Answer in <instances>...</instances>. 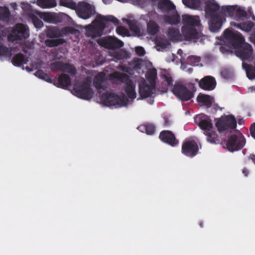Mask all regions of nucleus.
<instances>
[{"mask_svg":"<svg viewBox=\"0 0 255 255\" xmlns=\"http://www.w3.org/2000/svg\"><path fill=\"white\" fill-rule=\"evenodd\" d=\"M182 1L184 5L193 9L199 8L201 4L200 0H182Z\"/></svg>","mask_w":255,"mask_h":255,"instance_id":"ea45409f","label":"nucleus"},{"mask_svg":"<svg viewBox=\"0 0 255 255\" xmlns=\"http://www.w3.org/2000/svg\"><path fill=\"white\" fill-rule=\"evenodd\" d=\"M246 142L245 137L241 132H239L231 135L228 137L226 146L229 151L234 152L242 149Z\"/></svg>","mask_w":255,"mask_h":255,"instance_id":"0eeeda50","label":"nucleus"},{"mask_svg":"<svg viewBox=\"0 0 255 255\" xmlns=\"http://www.w3.org/2000/svg\"><path fill=\"white\" fill-rule=\"evenodd\" d=\"M47 36L51 38H57L62 37V30H60L55 27L49 29L47 32Z\"/></svg>","mask_w":255,"mask_h":255,"instance_id":"e433bc0d","label":"nucleus"},{"mask_svg":"<svg viewBox=\"0 0 255 255\" xmlns=\"http://www.w3.org/2000/svg\"><path fill=\"white\" fill-rule=\"evenodd\" d=\"M181 31L183 36L186 40L198 39L199 33L198 29L201 26L200 20L198 16H193L188 14L182 15Z\"/></svg>","mask_w":255,"mask_h":255,"instance_id":"7ed1b4c3","label":"nucleus"},{"mask_svg":"<svg viewBox=\"0 0 255 255\" xmlns=\"http://www.w3.org/2000/svg\"><path fill=\"white\" fill-rule=\"evenodd\" d=\"M102 103L107 106H114L119 108L128 105V100L125 94L118 96L114 93L106 92L100 97Z\"/></svg>","mask_w":255,"mask_h":255,"instance_id":"39448f33","label":"nucleus"},{"mask_svg":"<svg viewBox=\"0 0 255 255\" xmlns=\"http://www.w3.org/2000/svg\"><path fill=\"white\" fill-rule=\"evenodd\" d=\"M242 172L246 176H247L249 173L248 170L246 168H244L242 170Z\"/></svg>","mask_w":255,"mask_h":255,"instance_id":"4d7b16f0","label":"nucleus"},{"mask_svg":"<svg viewBox=\"0 0 255 255\" xmlns=\"http://www.w3.org/2000/svg\"><path fill=\"white\" fill-rule=\"evenodd\" d=\"M51 70L53 71H62L75 75L77 70L76 68L72 64L64 63L61 61H56L51 64Z\"/></svg>","mask_w":255,"mask_h":255,"instance_id":"4468645a","label":"nucleus"},{"mask_svg":"<svg viewBox=\"0 0 255 255\" xmlns=\"http://www.w3.org/2000/svg\"><path fill=\"white\" fill-rule=\"evenodd\" d=\"M65 42L66 41L64 39L58 38L53 39H46L45 40L46 45L49 47H56Z\"/></svg>","mask_w":255,"mask_h":255,"instance_id":"c9c22d12","label":"nucleus"},{"mask_svg":"<svg viewBox=\"0 0 255 255\" xmlns=\"http://www.w3.org/2000/svg\"><path fill=\"white\" fill-rule=\"evenodd\" d=\"M162 82V92H166L169 87H173L171 91L173 94L182 101H188L191 99L194 94L181 83H176L173 86V79L170 74L165 70L161 73Z\"/></svg>","mask_w":255,"mask_h":255,"instance_id":"f257e3e1","label":"nucleus"},{"mask_svg":"<svg viewBox=\"0 0 255 255\" xmlns=\"http://www.w3.org/2000/svg\"><path fill=\"white\" fill-rule=\"evenodd\" d=\"M160 16V15L155 11H149L142 16V19L146 22L147 32L149 35L154 36L160 31V27L155 21Z\"/></svg>","mask_w":255,"mask_h":255,"instance_id":"423d86ee","label":"nucleus"},{"mask_svg":"<svg viewBox=\"0 0 255 255\" xmlns=\"http://www.w3.org/2000/svg\"><path fill=\"white\" fill-rule=\"evenodd\" d=\"M125 91L129 98L134 99L136 98V94L135 91V86L131 82L127 83Z\"/></svg>","mask_w":255,"mask_h":255,"instance_id":"2f4dec72","label":"nucleus"},{"mask_svg":"<svg viewBox=\"0 0 255 255\" xmlns=\"http://www.w3.org/2000/svg\"><path fill=\"white\" fill-rule=\"evenodd\" d=\"M28 27L23 23L16 24L8 38L12 41L26 39L29 37Z\"/></svg>","mask_w":255,"mask_h":255,"instance_id":"f8f14e48","label":"nucleus"},{"mask_svg":"<svg viewBox=\"0 0 255 255\" xmlns=\"http://www.w3.org/2000/svg\"><path fill=\"white\" fill-rule=\"evenodd\" d=\"M252 19L253 20H255V16L254 15H253Z\"/></svg>","mask_w":255,"mask_h":255,"instance_id":"0e129e2a","label":"nucleus"},{"mask_svg":"<svg viewBox=\"0 0 255 255\" xmlns=\"http://www.w3.org/2000/svg\"><path fill=\"white\" fill-rule=\"evenodd\" d=\"M199 225H200L201 228H203V224L202 222H200V224H199Z\"/></svg>","mask_w":255,"mask_h":255,"instance_id":"e2e57ef3","label":"nucleus"},{"mask_svg":"<svg viewBox=\"0 0 255 255\" xmlns=\"http://www.w3.org/2000/svg\"><path fill=\"white\" fill-rule=\"evenodd\" d=\"M40 17L44 21L54 24L62 22L63 18L61 14L50 12L42 13Z\"/></svg>","mask_w":255,"mask_h":255,"instance_id":"4be33fe9","label":"nucleus"},{"mask_svg":"<svg viewBox=\"0 0 255 255\" xmlns=\"http://www.w3.org/2000/svg\"><path fill=\"white\" fill-rule=\"evenodd\" d=\"M199 150L198 145L194 140L184 141L182 145V153L189 157H193L197 155Z\"/></svg>","mask_w":255,"mask_h":255,"instance_id":"ddd939ff","label":"nucleus"},{"mask_svg":"<svg viewBox=\"0 0 255 255\" xmlns=\"http://www.w3.org/2000/svg\"><path fill=\"white\" fill-rule=\"evenodd\" d=\"M127 23L130 30L136 34L140 33V28L137 24V22L135 20H128Z\"/></svg>","mask_w":255,"mask_h":255,"instance_id":"a19ab883","label":"nucleus"},{"mask_svg":"<svg viewBox=\"0 0 255 255\" xmlns=\"http://www.w3.org/2000/svg\"><path fill=\"white\" fill-rule=\"evenodd\" d=\"M247 17V13L245 10L238 8L237 6H235V14H234L233 19L237 21H241L245 20Z\"/></svg>","mask_w":255,"mask_h":255,"instance_id":"473e14b6","label":"nucleus"},{"mask_svg":"<svg viewBox=\"0 0 255 255\" xmlns=\"http://www.w3.org/2000/svg\"><path fill=\"white\" fill-rule=\"evenodd\" d=\"M29 17L31 18L32 22L35 27L40 28L43 26V23L41 20L33 14H30Z\"/></svg>","mask_w":255,"mask_h":255,"instance_id":"a18cd8bd","label":"nucleus"},{"mask_svg":"<svg viewBox=\"0 0 255 255\" xmlns=\"http://www.w3.org/2000/svg\"><path fill=\"white\" fill-rule=\"evenodd\" d=\"M164 22L170 25H176L180 23L181 18L176 8L172 10L169 13L160 15Z\"/></svg>","mask_w":255,"mask_h":255,"instance_id":"412c9836","label":"nucleus"},{"mask_svg":"<svg viewBox=\"0 0 255 255\" xmlns=\"http://www.w3.org/2000/svg\"><path fill=\"white\" fill-rule=\"evenodd\" d=\"M220 10L221 7L214 0L205 2V16L208 20L209 29L212 32H218L222 26Z\"/></svg>","mask_w":255,"mask_h":255,"instance_id":"f03ea898","label":"nucleus"},{"mask_svg":"<svg viewBox=\"0 0 255 255\" xmlns=\"http://www.w3.org/2000/svg\"><path fill=\"white\" fill-rule=\"evenodd\" d=\"M156 75L157 72L156 70H152L147 73L146 78L154 81L156 77Z\"/></svg>","mask_w":255,"mask_h":255,"instance_id":"8fccbe9b","label":"nucleus"},{"mask_svg":"<svg viewBox=\"0 0 255 255\" xmlns=\"http://www.w3.org/2000/svg\"><path fill=\"white\" fill-rule=\"evenodd\" d=\"M135 52L136 54L140 56H142L145 54V50L142 47H136L135 48Z\"/></svg>","mask_w":255,"mask_h":255,"instance_id":"603ef678","label":"nucleus"},{"mask_svg":"<svg viewBox=\"0 0 255 255\" xmlns=\"http://www.w3.org/2000/svg\"><path fill=\"white\" fill-rule=\"evenodd\" d=\"M34 75L39 77V78L44 80L45 81L50 83H53L55 81V79H52L50 78L49 74L44 73L42 70H38L34 74Z\"/></svg>","mask_w":255,"mask_h":255,"instance_id":"58836bf2","label":"nucleus"},{"mask_svg":"<svg viewBox=\"0 0 255 255\" xmlns=\"http://www.w3.org/2000/svg\"><path fill=\"white\" fill-rule=\"evenodd\" d=\"M59 4L61 6L68 7L74 10L76 8L77 3L72 0H60Z\"/></svg>","mask_w":255,"mask_h":255,"instance_id":"37998d69","label":"nucleus"},{"mask_svg":"<svg viewBox=\"0 0 255 255\" xmlns=\"http://www.w3.org/2000/svg\"><path fill=\"white\" fill-rule=\"evenodd\" d=\"M105 80V74L103 72L99 73L95 77L93 80V85L97 90L103 89V83Z\"/></svg>","mask_w":255,"mask_h":255,"instance_id":"cd10ccee","label":"nucleus"},{"mask_svg":"<svg viewBox=\"0 0 255 255\" xmlns=\"http://www.w3.org/2000/svg\"><path fill=\"white\" fill-rule=\"evenodd\" d=\"M159 137L162 142L171 146H174L178 143V140L170 130H162L160 132Z\"/></svg>","mask_w":255,"mask_h":255,"instance_id":"6ab92c4d","label":"nucleus"},{"mask_svg":"<svg viewBox=\"0 0 255 255\" xmlns=\"http://www.w3.org/2000/svg\"><path fill=\"white\" fill-rule=\"evenodd\" d=\"M198 125L204 130V132L214 128L211 120L208 118L201 119L198 122Z\"/></svg>","mask_w":255,"mask_h":255,"instance_id":"c756f323","label":"nucleus"},{"mask_svg":"<svg viewBox=\"0 0 255 255\" xmlns=\"http://www.w3.org/2000/svg\"><path fill=\"white\" fill-rule=\"evenodd\" d=\"M113 56L118 60L127 59L128 57V53L126 50H120L113 53Z\"/></svg>","mask_w":255,"mask_h":255,"instance_id":"c03bdc74","label":"nucleus"},{"mask_svg":"<svg viewBox=\"0 0 255 255\" xmlns=\"http://www.w3.org/2000/svg\"><path fill=\"white\" fill-rule=\"evenodd\" d=\"M235 9V6L234 5H227L221 7L220 15L222 16V24L226 21V17L233 18Z\"/></svg>","mask_w":255,"mask_h":255,"instance_id":"5701e85b","label":"nucleus"},{"mask_svg":"<svg viewBox=\"0 0 255 255\" xmlns=\"http://www.w3.org/2000/svg\"><path fill=\"white\" fill-rule=\"evenodd\" d=\"M138 129L142 132L145 131L146 134L149 135L153 134L155 130L154 126L151 124L141 125L138 127Z\"/></svg>","mask_w":255,"mask_h":255,"instance_id":"72a5a7b5","label":"nucleus"},{"mask_svg":"<svg viewBox=\"0 0 255 255\" xmlns=\"http://www.w3.org/2000/svg\"><path fill=\"white\" fill-rule=\"evenodd\" d=\"M53 83L59 88H67L70 85L71 78L67 74H62L59 76L58 82H56L55 80Z\"/></svg>","mask_w":255,"mask_h":255,"instance_id":"b1692460","label":"nucleus"},{"mask_svg":"<svg viewBox=\"0 0 255 255\" xmlns=\"http://www.w3.org/2000/svg\"><path fill=\"white\" fill-rule=\"evenodd\" d=\"M237 49V55L242 60H248L252 56L253 48L251 44L244 42Z\"/></svg>","mask_w":255,"mask_h":255,"instance_id":"dca6fc26","label":"nucleus"},{"mask_svg":"<svg viewBox=\"0 0 255 255\" xmlns=\"http://www.w3.org/2000/svg\"><path fill=\"white\" fill-rule=\"evenodd\" d=\"M10 12L7 7L0 6V21L8 23L10 21Z\"/></svg>","mask_w":255,"mask_h":255,"instance_id":"bb28decb","label":"nucleus"},{"mask_svg":"<svg viewBox=\"0 0 255 255\" xmlns=\"http://www.w3.org/2000/svg\"><path fill=\"white\" fill-rule=\"evenodd\" d=\"M74 91L77 97L86 100L91 99L94 94L89 81L84 82L81 85L75 87Z\"/></svg>","mask_w":255,"mask_h":255,"instance_id":"6e6552de","label":"nucleus"},{"mask_svg":"<svg viewBox=\"0 0 255 255\" xmlns=\"http://www.w3.org/2000/svg\"><path fill=\"white\" fill-rule=\"evenodd\" d=\"M216 126L220 131H223L228 129H234L237 127V122L233 115L222 117L217 121Z\"/></svg>","mask_w":255,"mask_h":255,"instance_id":"9b49d317","label":"nucleus"},{"mask_svg":"<svg viewBox=\"0 0 255 255\" xmlns=\"http://www.w3.org/2000/svg\"><path fill=\"white\" fill-rule=\"evenodd\" d=\"M231 25H235L237 28L246 32L251 31L255 26L254 23L251 21H246L242 23H238L231 22Z\"/></svg>","mask_w":255,"mask_h":255,"instance_id":"a878e982","label":"nucleus"},{"mask_svg":"<svg viewBox=\"0 0 255 255\" xmlns=\"http://www.w3.org/2000/svg\"><path fill=\"white\" fill-rule=\"evenodd\" d=\"M11 55L12 50L11 48L0 44V56H5L10 57Z\"/></svg>","mask_w":255,"mask_h":255,"instance_id":"de8ad7c7","label":"nucleus"},{"mask_svg":"<svg viewBox=\"0 0 255 255\" xmlns=\"http://www.w3.org/2000/svg\"><path fill=\"white\" fill-rule=\"evenodd\" d=\"M199 87L206 91H212L216 86L215 78L211 76H206L199 81Z\"/></svg>","mask_w":255,"mask_h":255,"instance_id":"a211bd4d","label":"nucleus"},{"mask_svg":"<svg viewBox=\"0 0 255 255\" xmlns=\"http://www.w3.org/2000/svg\"><path fill=\"white\" fill-rule=\"evenodd\" d=\"M152 5H157L158 8L164 13H169L176 8L175 5L170 0H151Z\"/></svg>","mask_w":255,"mask_h":255,"instance_id":"2eb2a0df","label":"nucleus"},{"mask_svg":"<svg viewBox=\"0 0 255 255\" xmlns=\"http://www.w3.org/2000/svg\"><path fill=\"white\" fill-rule=\"evenodd\" d=\"M24 55L23 54L19 53L13 56L12 60V63L15 66L19 67L24 63Z\"/></svg>","mask_w":255,"mask_h":255,"instance_id":"4c0bfd02","label":"nucleus"},{"mask_svg":"<svg viewBox=\"0 0 255 255\" xmlns=\"http://www.w3.org/2000/svg\"><path fill=\"white\" fill-rule=\"evenodd\" d=\"M155 91L154 84L148 85L145 81L139 83V94L141 99L148 98L152 96Z\"/></svg>","mask_w":255,"mask_h":255,"instance_id":"f3484780","label":"nucleus"},{"mask_svg":"<svg viewBox=\"0 0 255 255\" xmlns=\"http://www.w3.org/2000/svg\"><path fill=\"white\" fill-rule=\"evenodd\" d=\"M74 10L78 16L83 19L90 18L95 13L94 7L85 1L79 2Z\"/></svg>","mask_w":255,"mask_h":255,"instance_id":"1a4fd4ad","label":"nucleus"},{"mask_svg":"<svg viewBox=\"0 0 255 255\" xmlns=\"http://www.w3.org/2000/svg\"><path fill=\"white\" fill-rule=\"evenodd\" d=\"M250 134L255 139V123L252 124L250 128Z\"/></svg>","mask_w":255,"mask_h":255,"instance_id":"864d4df0","label":"nucleus"},{"mask_svg":"<svg viewBox=\"0 0 255 255\" xmlns=\"http://www.w3.org/2000/svg\"><path fill=\"white\" fill-rule=\"evenodd\" d=\"M155 43L157 47L163 49L167 47L169 44L168 41L164 38L157 37L155 39Z\"/></svg>","mask_w":255,"mask_h":255,"instance_id":"79ce46f5","label":"nucleus"},{"mask_svg":"<svg viewBox=\"0 0 255 255\" xmlns=\"http://www.w3.org/2000/svg\"><path fill=\"white\" fill-rule=\"evenodd\" d=\"M148 103L150 104H152L153 103V102H154V100H153V98H150L148 100Z\"/></svg>","mask_w":255,"mask_h":255,"instance_id":"bf43d9fd","label":"nucleus"},{"mask_svg":"<svg viewBox=\"0 0 255 255\" xmlns=\"http://www.w3.org/2000/svg\"><path fill=\"white\" fill-rule=\"evenodd\" d=\"M200 60L201 58L200 57L191 55L187 58L186 62L189 65H197Z\"/></svg>","mask_w":255,"mask_h":255,"instance_id":"49530a36","label":"nucleus"},{"mask_svg":"<svg viewBox=\"0 0 255 255\" xmlns=\"http://www.w3.org/2000/svg\"><path fill=\"white\" fill-rule=\"evenodd\" d=\"M223 35L227 41L235 49L245 42L244 37L238 31L233 32L229 29H226Z\"/></svg>","mask_w":255,"mask_h":255,"instance_id":"9d476101","label":"nucleus"},{"mask_svg":"<svg viewBox=\"0 0 255 255\" xmlns=\"http://www.w3.org/2000/svg\"><path fill=\"white\" fill-rule=\"evenodd\" d=\"M63 36L69 34H75L78 30L72 26H66L62 28Z\"/></svg>","mask_w":255,"mask_h":255,"instance_id":"09e8293b","label":"nucleus"},{"mask_svg":"<svg viewBox=\"0 0 255 255\" xmlns=\"http://www.w3.org/2000/svg\"><path fill=\"white\" fill-rule=\"evenodd\" d=\"M188 71H189V72L190 73H192V71H193V69H192V68H189V69H188Z\"/></svg>","mask_w":255,"mask_h":255,"instance_id":"680f3d73","label":"nucleus"},{"mask_svg":"<svg viewBox=\"0 0 255 255\" xmlns=\"http://www.w3.org/2000/svg\"><path fill=\"white\" fill-rule=\"evenodd\" d=\"M251 159L253 160V161L255 163V155H253L251 156Z\"/></svg>","mask_w":255,"mask_h":255,"instance_id":"052dcab7","label":"nucleus"},{"mask_svg":"<svg viewBox=\"0 0 255 255\" xmlns=\"http://www.w3.org/2000/svg\"><path fill=\"white\" fill-rule=\"evenodd\" d=\"M251 39L252 41L255 44V30L251 35Z\"/></svg>","mask_w":255,"mask_h":255,"instance_id":"6e6d98bb","label":"nucleus"},{"mask_svg":"<svg viewBox=\"0 0 255 255\" xmlns=\"http://www.w3.org/2000/svg\"><path fill=\"white\" fill-rule=\"evenodd\" d=\"M37 5L43 8H50L57 5L56 0H37Z\"/></svg>","mask_w":255,"mask_h":255,"instance_id":"7c9ffc66","label":"nucleus"},{"mask_svg":"<svg viewBox=\"0 0 255 255\" xmlns=\"http://www.w3.org/2000/svg\"><path fill=\"white\" fill-rule=\"evenodd\" d=\"M197 101L203 105L209 108L211 107L214 101V98L208 95L200 94L197 97Z\"/></svg>","mask_w":255,"mask_h":255,"instance_id":"393cba45","label":"nucleus"},{"mask_svg":"<svg viewBox=\"0 0 255 255\" xmlns=\"http://www.w3.org/2000/svg\"><path fill=\"white\" fill-rule=\"evenodd\" d=\"M171 124V122L167 119L165 118L164 121V126L167 127Z\"/></svg>","mask_w":255,"mask_h":255,"instance_id":"5fc2aeb1","label":"nucleus"},{"mask_svg":"<svg viewBox=\"0 0 255 255\" xmlns=\"http://www.w3.org/2000/svg\"><path fill=\"white\" fill-rule=\"evenodd\" d=\"M117 33L119 35H125L128 32L127 29L123 26H118L116 29Z\"/></svg>","mask_w":255,"mask_h":255,"instance_id":"3c124183","label":"nucleus"},{"mask_svg":"<svg viewBox=\"0 0 255 255\" xmlns=\"http://www.w3.org/2000/svg\"><path fill=\"white\" fill-rule=\"evenodd\" d=\"M99 20L96 19L92 23L93 24L87 25L85 29L87 32L90 33L93 36H101L106 28V24L103 22H111L115 25H118L120 21L113 15L103 16L100 15L98 16Z\"/></svg>","mask_w":255,"mask_h":255,"instance_id":"20e7f679","label":"nucleus"},{"mask_svg":"<svg viewBox=\"0 0 255 255\" xmlns=\"http://www.w3.org/2000/svg\"><path fill=\"white\" fill-rule=\"evenodd\" d=\"M103 0V2L106 4H110L112 1V0Z\"/></svg>","mask_w":255,"mask_h":255,"instance_id":"13d9d810","label":"nucleus"},{"mask_svg":"<svg viewBox=\"0 0 255 255\" xmlns=\"http://www.w3.org/2000/svg\"><path fill=\"white\" fill-rule=\"evenodd\" d=\"M167 35L171 40H177L180 36L179 30L174 27H170L168 29Z\"/></svg>","mask_w":255,"mask_h":255,"instance_id":"f704fd0d","label":"nucleus"},{"mask_svg":"<svg viewBox=\"0 0 255 255\" xmlns=\"http://www.w3.org/2000/svg\"><path fill=\"white\" fill-rule=\"evenodd\" d=\"M204 133L207 136V140L211 143H218L220 142L219 138L214 128L208 131H205Z\"/></svg>","mask_w":255,"mask_h":255,"instance_id":"c85d7f7f","label":"nucleus"},{"mask_svg":"<svg viewBox=\"0 0 255 255\" xmlns=\"http://www.w3.org/2000/svg\"><path fill=\"white\" fill-rule=\"evenodd\" d=\"M102 41L103 45L109 49H118L124 46V42L115 37H105Z\"/></svg>","mask_w":255,"mask_h":255,"instance_id":"aec40b11","label":"nucleus"}]
</instances>
